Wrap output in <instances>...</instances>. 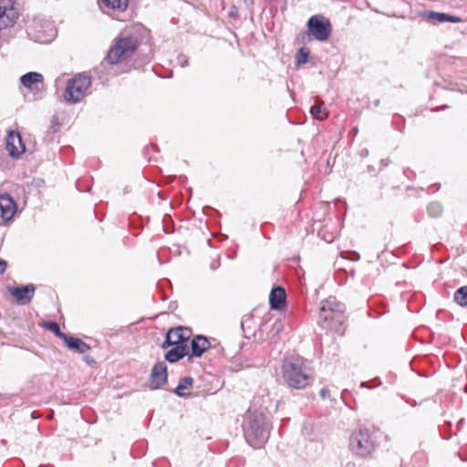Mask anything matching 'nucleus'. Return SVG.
I'll use <instances>...</instances> for the list:
<instances>
[{
    "label": "nucleus",
    "mask_w": 467,
    "mask_h": 467,
    "mask_svg": "<svg viewBox=\"0 0 467 467\" xmlns=\"http://www.w3.org/2000/svg\"><path fill=\"white\" fill-rule=\"evenodd\" d=\"M242 427L247 443L254 448L262 447L269 439L271 425L263 409L249 408Z\"/></svg>",
    "instance_id": "f257e3e1"
},
{
    "label": "nucleus",
    "mask_w": 467,
    "mask_h": 467,
    "mask_svg": "<svg viewBox=\"0 0 467 467\" xmlns=\"http://www.w3.org/2000/svg\"><path fill=\"white\" fill-rule=\"evenodd\" d=\"M345 306L336 297H328L321 302L318 322L320 326L331 331L340 332L345 321Z\"/></svg>",
    "instance_id": "f03ea898"
},
{
    "label": "nucleus",
    "mask_w": 467,
    "mask_h": 467,
    "mask_svg": "<svg viewBox=\"0 0 467 467\" xmlns=\"http://www.w3.org/2000/svg\"><path fill=\"white\" fill-rule=\"evenodd\" d=\"M281 373L284 379H311L315 377L311 362L300 356L285 358Z\"/></svg>",
    "instance_id": "7ed1b4c3"
},
{
    "label": "nucleus",
    "mask_w": 467,
    "mask_h": 467,
    "mask_svg": "<svg viewBox=\"0 0 467 467\" xmlns=\"http://www.w3.org/2000/svg\"><path fill=\"white\" fill-rule=\"evenodd\" d=\"M139 46V41L134 36H120L108 51L107 61L110 65H116L122 60L130 57Z\"/></svg>",
    "instance_id": "20e7f679"
},
{
    "label": "nucleus",
    "mask_w": 467,
    "mask_h": 467,
    "mask_svg": "<svg viewBox=\"0 0 467 467\" xmlns=\"http://www.w3.org/2000/svg\"><path fill=\"white\" fill-rule=\"evenodd\" d=\"M91 78L80 73L68 79L66 85L64 99L67 102L78 103L88 94Z\"/></svg>",
    "instance_id": "39448f33"
},
{
    "label": "nucleus",
    "mask_w": 467,
    "mask_h": 467,
    "mask_svg": "<svg viewBox=\"0 0 467 467\" xmlns=\"http://www.w3.org/2000/svg\"><path fill=\"white\" fill-rule=\"evenodd\" d=\"M376 448V441L368 429L360 428L354 431L349 439L350 451L358 456L366 457Z\"/></svg>",
    "instance_id": "423d86ee"
},
{
    "label": "nucleus",
    "mask_w": 467,
    "mask_h": 467,
    "mask_svg": "<svg viewBox=\"0 0 467 467\" xmlns=\"http://www.w3.org/2000/svg\"><path fill=\"white\" fill-rule=\"evenodd\" d=\"M307 28L316 40L327 41L332 32V26L328 18L322 15L311 16L307 21Z\"/></svg>",
    "instance_id": "0eeeda50"
},
{
    "label": "nucleus",
    "mask_w": 467,
    "mask_h": 467,
    "mask_svg": "<svg viewBox=\"0 0 467 467\" xmlns=\"http://www.w3.org/2000/svg\"><path fill=\"white\" fill-rule=\"evenodd\" d=\"M28 35L31 36L36 42L49 43L57 36V29L52 21L40 20L36 21L29 27Z\"/></svg>",
    "instance_id": "6e6552de"
},
{
    "label": "nucleus",
    "mask_w": 467,
    "mask_h": 467,
    "mask_svg": "<svg viewBox=\"0 0 467 467\" xmlns=\"http://www.w3.org/2000/svg\"><path fill=\"white\" fill-rule=\"evenodd\" d=\"M18 18L12 0H0V30L12 26Z\"/></svg>",
    "instance_id": "1a4fd4ad"
},
{
    "label": "nucleus",
    "mask_w": 467,
    "mask_h": 467,
    "mask_svg": "<svg viewBox=\"0 0 467 467\" xmlns=\"http://www.w3.org/2000/svg\"><path fill=\"white\" fill-rule=\"evenodd\" d=\"M36 286L33 284H28L24 286L9 287L10 295L16 299L19 305H27L31 302L35 295Z\"/></svg>",
    "instance_id": "9d476101"
},
{
    "label": "nucleus",
    "mask_w": 467,
    "mask_h": 467,
    "mask_svg": "<svg viewBox=\"0 0 467 467\" xmlns=\"http://www.w3.org/2000/svg\"><path fill=\"white\" fill-rule=\"evenodd\" d=\"M5 149L14 158H18L25 152V145L22 142L21 136L18 132L9 131L6 137Z\"/></svg>",
    "instance_id": "9b49d317"
},
{
    "label": "nucleus",
    "mask_w": 467,
    "mask_h": 467,
    "mask_svg": "<svg viewBox=\"0 0 467 467\" xmlns=\"http://www.w3.org/2000/svg\"><path fill=\"white\" fill-rule=\"evenodd\" d=\"M44 77L38 72H28L20 77L21 85L30 91L39 89L38 86L43 84Z\"/></svg>",
    "instance_id": "f8f14e48"
},
{
    "label": "nucleus",
    "mask_w": 467,
    "mask_h": 467,
    "mask_svg": "<svg viewBox=\"0 0 467 467\" xmlns=\"http://www.w3.org/2000/svg\"><path fill=\"white\" fill-rule=\"evenodd\" d=\"M1 216L4 221H9L16 211V204L13 198L8 194L0 195Z\"/></svg>",
    "instance_id": "ddd939ff"
},
{
    "label": "nucleus",
    "mask_w": 467,
    "mask_h": 467,
    "mask_svg": "<svg viewBox=\"0 0 467 467\" xmlns=\"http://www.w3.org/2000/svg\"><path fill=\"white\" fill-rule=\"evenodd\" d=\"M285 290L282 286L274 287L269 296V304L272 309L281 310L285 303Z\"/></svg>",
    "instance_id": "4468645a"
},
{
    "label": "nucleus",
    "mask_w": 467,
    "mask_h": 467,
    "mask_svg": "<svg viewBox=\"0 0 467 467\" xmlns=\"http://www.w3.org/2000/svg\"><path fill=\"white\" fill-rule=\"evenodd\" d=\"M210 348V342L205 337L197 336L191 342L192 354L189 356V359L193 357H201L205 350Z\"/></svg>",
    "instance_id": "2eb2a0df"
},
{
    "label": "nucleus",
    "mask_w": 467,
    "mask_h": 467,
    "mask_svg": "<svg viewBox=\"0 0 467 467\" xmlns=\"http://www.w3.org/2000/svg\"><path fill=\"white\" fill-rule=\"evenodd\" d=\"M130 0H99V5L103 12L117 11L124 12L129 5Z\"/></svg>",
    "instance_id": "dca6fc26"
},
{
    "label": "nucleus",
    "mask_w": 467,
    "mask_h": 467,
    "mask_svg": "<svg viewBox=\"0 0 467 467\" xmlns=\"http://www.w3.org/2000/svg\"><path fill=\"white\" fill-rule=\"evenodd\" d=\"M63 341L69 349L80 354L87 353L90 349V347L86 342L78 337L67 335L63 336Z\"/></svg>",
    "instance_id": "f3484780"
},
{
    "label": "nucleus",
    "mask_w": 467,
    "mask_h": 467,
    "mask_svg": "<svg viewBox=\"0 0 467 467\" xmlns=\"http://www.w3.org/2000/svg\"><path fill=\"white\" fill-rule=\"evenodd\" d=\"M165 354V359L171 363L176 362L189 353V346H171Z\"/></svg>",
    "instance_id": "a211bd4d"
},
{
    "label": "nucleus",
    "mask_w": 467,
    "mask_h": 467,
    "mask_svg": "<svg viewBox=\"0 0 467 467\" xmlns=\"http://www.w3.org/2000/svg\"><path fill=\"white\" fill-rule=\"evenodd\" d=\"M180 333H181V328H179V327H175V328L169 329L168 332L166 333V338L162 344V348H168L171 346H179V345L188 346V344L182 342V340L181 339Z\"/></svg>",
    "instance_id": "6ab92c4d"
},
{
    "label": "nucleus",
    "mask_w": 467,
    "mask_h": 467,
    "mask_svg": "<svg viewBox=\"0 0 467 467\" xmlns=\"http://www.w3.org/2000/svg\"><path fill=\"white\" fill-rule=\"evenodd\" d=\"M428 19L432 20L435 23L442 24L446 22L459 23L462 19L458 16H454L445 13H438L430 11L427 15Z\"/></svg>",
    "instance_id": "aec40b11"
},
{
    "label": "nucleus",
    "mask_w": 467,
    "mask_h": 467,
    "mask_svg": "<svg viewBox=\"0 0 467 467\" xmlns=\"http://www.w3.org/2000/svg\"><path fill=\"white\" fill-rule=\"evenodd\" d=\"M150 377L153 379H167V367L165 363H157L151 369Z\"/></svg>",
    "instance_id": "412c9836"
},
{
    "label": "nucleus",
    "mask_w": 467,
    "mask_h": 467,
    "mask_svg": "<svg viewBox=\"0 0 467 467\" xmlns=\"http://www.w3.org/2000/svg\"><path fill=\"white\" fill-rule=\"evenodd\" d=\"M284 327H285V325H284L283 320H281V319L275 320L272 324L271 328L268 332V337L271 339H275V340L278 339L280 333L284 329Z\"/></svg>",
    "instance_id": "4be33fe9"
},
{
    "label": "nucleus",
    "mask_w": 467,
    "mask_h": 467,
    "mask_svg": "<svg viewBox=\"0 0 467 467\" xmlns=\"http://www.w3.org/2000/svg\"><path fill=\"white\" fill-rule=\"evenodd\" d=\"M310 113L313 116V118L317 120H323L327 117V112L326 109L323 107V102L312 106L310 109Z\"/></svg>",
    "instance_id": "5701e85b"
},
{
    "label": "nucleus",
    "mask_w": 467,
    "mask_h": 467,
    "mask_svg": "<svg viewBox=\"0 0 467 467\" xmlns=\"http://www.w3.org/2000/svg\"><path fill=\"white\" fill-rule=\"evenodd\" d=\"M454 301L460 306H467V285L462 286L454 293Z\"/></svg>",
    "instance_id": "b1692460"
},
{
    "label": "nucleus",
    "mask_w": 467,
    "mask_h": 467,
    "mask_svg": "<svg viewBox=\"0 0 467 467\" xmlns=\"http://www.w3.org/2000/svg\"><path fill=\"white\" fill-rule=\"evenodd\" d=\"M192 383L193 381H180V384L174 389L173 392L180 397H184L187 395L185 390L191 389Z\"/></svg>",
    "instance_id": "393cba45"
},
{
    "label": "nucleus",
    "mask_w": 467,
    "mask_h": 467,
    "mask_svg": "<svg viewBox=\"0 0 467 467\" xmlns=\"http://www.w3.org/2000/svg\"><path fill=\"white\" fill-rule=\"evenodd\" d=\"M309 51L306 47H301L296 56V64L297 66L306 64L307 62Z\"/></svg>",
    "instance_id": "a878e982"
},
{
    "label": "nucleus",
    "mask_w": 467,
    "mask_h": 467,
    "mask_svg": "<svg viewBox=\"0 0 467 467\" xmlns=\"http://www.w3.org/2000/svg\"><path fill=\"white\" fill-rule=\"evenodd\" d=\"M45 327L50 331H52L56 336L63 340V336H67L66 333L60 331L59 325L56 322H47L45 323Z\"/></svg>",
    "instance_id": "bb28decb"
},
{
    "label": "nucleus",
    "mask_w": 467,
    "mask_h": 467,
    "mask_svg": "<svg viewBox=\"0 0 467 467\" xmlns=\"http://www.w3.org/2000/svg\"><path fill=\"white\" fill-rule=\"evenodd\" d=\"M428 213L431 217H438L442 213V206L439 202H431L428 206Z\"/></svg>",
    "instance_id": "cd10ccee"
},
{
    "label": "nucleus",
    "mask_w": 467,
    "mask_h": 467,
    "mask_svg": "<svg viewBox=\"0 0 467 467\" xmlns=\"http://www.w3.org/2000/svg\"><path fill=\"white\" fill-rule=\"evenodd\" d=\"M179 328H181V333H180L181 339L182 340V342L188 344V341L192 335L191 329L188 327H179Z\"/></svg>",
    "instance_id": "c85d7f7f"
},
{
    "label": "nucleus",
    "mask_w": 467,
    "mask_h": 467,
    "mask_svg": "<svg viewBox=\"0 0 467 467\" xmlns=\"http://www.w3.org/2000/svg\"><path fill=\"white\" fill-rule=\"evenodd\" d=\"M167 383H168V381H150L147 384V388L150 390H155V389L162 388Z\"/></svg>",
    "instance_id": "c756f323"
},
{
    "label": "nucleus",
    "mask_w": 467,
    "mask_h": 467,
    "mask_svg": "<svg viewBox=\"0 0 467 467\" xmlns=\"http://www.w3.org/2000/svg\"><path fill=\"white\" fill-rule=\"evenodd\" d=\"M289 388L296 389H303L307 386V381H287Z\"/></svg>",
    "instance_id": "7c9ffc66"
},
{
    "label": "nucleus",
    "mask_w": 467,
    "mask_h": 467,
    "mask_svg": "<svg viewBox=\"0 0 467 467\" xmlns=\"http://www.w3.org/2000/svg\"><path fill=\"white\" fill-rule=\"evenodd\" d=\"M178 63L181 65V67H186L188 65V58L184 55H180L178 57Z\"/></svg>",
    "instance_id": "2f4dec72"
},
{
    "label": "nucleus",
    "mask_w": 467,
    "mask_h": 467,
    "mask_svg": "<svg viewBox=\"0 0 467 467\" xmlns=\"http://www.w3.org/2000/svg\"><path fill=\"white\" fill-rule=\"evenodd\" d=\"M6 267H7L6 261L0 258V274H4Z\"/></svg>",
    "instance_id": "473e14b6"
},
{
    "label": "nucleus",
    "mask_w": 467,
    "mask_h": 467,
    "mask_svg": "<svg viewBox=\"0 0 467 467\" xmlns=\"http://www.w3.org/2000/svg\"><path fill=\"white\" fill-rule=\"evenodd\" d=\"M329 389H327V388H323L320 389V396L323 398V399H326L327 397H329Z\"/></svg>",
    "instance_id": "72a5a7b5"
},
{
    "label": "nucleus",
    "mask_w": 467,
    "mask_h": 467,
    "mask_svg": "<svg viewBox=\"0 0 467 467\" xmlns=\"http://www.w3.org/2000/svg\"><path fill=\"white\" fill-rule=\"evenodd\" d=\"M368 383V381H360V388H370Z\"/></svg>",
    "instance_id": "f704fd0d"
},
{
    "label": "nucleus",
    "mask_w": 467,
    "mask_h": 467,
    "mask_svg": "<svg viewBox=\"0 0 467 467\" xmlns=\"http://www.w3.org/2000/svg\"><path fill=\"white\" fill-rule=\"evenodd\" d=\"M244 4H245L246 5H253L254 0H244Z\"/></svg>",
    "instance_id": "c9c22d12"
},
{
    "label": "nucleus",
    "mask_w": 467,
    "mask_h": 467,
    "mask_svg": "<svg viewBox=\"0 0 467 467\" xmlns=\"http://www.w3.org/2000/svg\"><path fill=\"white\" fill-rule=\"evenodd\" d=\"M463 422H464V420H463V419H461V420L458 421V423H457L458 428H461V427L462 426Z\"/></svg>",
    "instance_id": "e433bc0d"
},
{
    "label": "nucleus",
    "mask_w": 467,
    "mask_h": 467,
    "mask_svg": "<svg viewBox=\"0 0 467 467\" xmlns=\"http://www.w3.org/2000/svg\"><path fill=\"white\" fill-rule=\"evenodd\" d=\"M327 243H330L333 240V237H330L329 239L324 238Z\"/></svg>",
    "instance_id": "4c0bfd02"
},
{
    "label": "nucleus",
    "mask_w": 467,
    "mask_h": 467,
    "mask_svg": "<svg viewBox=\"0 0 467 467\" xmlns=\"http://www.w3.org/2000/svg\"><path fill=\"white\" fill-rule=\"evenodd\" d=\"M181 379L188 380V379H192V378H190V377H184V378H182Z\"/></svg>",
    "instance_id": "58836bf2"
},
{
    "label": "nucleus",
    "mask_w": 467,
    "mask_h": 467,
    "mask_svg": "<svg viewBox=\"0 0 467 467\" xmlns=\"http://www.w3.org/2000/svg\"><path fill=\"white\" fill-rule=\"evenodd\" d=\"M362 152H363V154L368 155V150H364Z\"/></svg>",
    "instance_id": "ea45409f"
},
{
    "label": "nucleus",
    "mask_w": 467,
    "mask_h": 467,
    "mask_svg": "<svg viewBox=\"0 0 467 467\" xmlns=\"http://www.w3.org/2000/svg\"><path fill=\"white\" fill-rule=\"evenodd\" d=\"M362 152H363V154L368 155V150H364Z\"/></svg>",
    "instance_id": "a19ab883"
},
{
    "label": "nucleus",
    "mask_w": 467,
    "mask_h": 467,
    "mask_svg": "<svg viewBox=\"0 0 467 467\" xmlns=\"http://www.w3.org/2000/svg\"><path fill=\"white\" fill-rule=\"evenodd\" d=\"M223 382H224V381H222V382H221L220 388H223Z\"/></svg>",
    "instance_id": "79ce46f5"
},
{
    "label": "nucleus",
    "mask_w": 467,
    "mask_h": 467,
    "mask_svg": "<svg viewBox=\"0 0 467 467\" xmlns=\"http://www.w3.org/2000/svg\"><path fill=\"white\" fill-rule=\"evenodd\" d=\"M464 390L467 393V385L464 386Z\"/></svg>",
    "instance_id": "37998d69"
},
{
    "label": "nucleus",
    "mask_w": 467,
    "mask_h": 467,
    "mask_svg": "<svg viewBox=\"0 0 467 467\" xmlns=\"http://www.w3.org/2000/svg\"><path fill=\"white\" fill-rule=\"evenodd\" d=\"M213 269H215L217 266L215 265H212Z\"/></svg>",
    "instance_id": "c03bdc74"
}]
</instances>
